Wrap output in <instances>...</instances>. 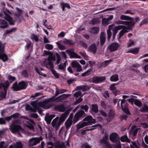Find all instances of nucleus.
<instances>
[{
    "label": "nucleus",
    "mask_w": 148,
    "mask_h": 148,
    "mask_svg": "<svg viewBox=\"0 0 148 148\" xmlns=\"http://www.w3.org/2000/svg\"><path fill=\"white\" fill-rule=\"evenodd\" d=\"M83 121H86L88 123V125H91L94 124L96 122L95 119H93L91 116H88L86 117L83 120Z\"/></svg>",
    "instance_id": "obj_18"
},
{
    "label": "nucleus",
    "mask_w": 148,
    "mask_h": 148,
    "mask_svg": "<svg viewBox=\"0 0 148 148\" xmlns=\"http://www.w3.org/2000/svg\"><path fill=\"white\" fill-rule=\"evenodd\" d=\"M86 113L82 110H79L75 113L73 119V123L75 124L79 119H82L86 116Z\"/></svg>",
    "instance_id": "obj_7"
},
{
    "label": "nucleus",
    "mask_w": 148,
    "mask_h": 148,
    "mask_svg": "<svg viewBox=\"0 0 148 148\" xmlns=\"http://www.w3.org/2000/svg\"><path fill=\"white\" fill-rule=\"evenodd\" d=\"M32 42L30 40H28L27 42V44L25 46V48L26 49H28L29 47L31 46Z\"/></svg>",
    "instance_id": "obj_59"
},
{
    "label": "nucleus",
    "mask_w": 148,
    "mask_h": 148,
    "mask_svg": "<svg viewBox=\"0 0 148 148\" xmlns=\"http://www.w3.org/2000/svg\"><path fill=\"white\" fill-rule=\"evenodd\" d=\"M69 114V112H65L62 114L60 118L59 116H57L53 119L51 124L56 131L58 130L61 124L64 122Z\"/></svg>",
    "instance_id": "obj_2"
},
{
    "label": "nucleus",
    "mask_w": 148,
    "mask_h": 148,
    "mask_svg": "<svg viewBox=\"0 0 148 148\" xmlns=\"http://www.w3.org/2000/svg\"><path fill=\"white\" fill-rule=\"evenodd\" d=\"M52 74L55 76L56 78H59V74L53 68H52L51 69Z\"/></svg>",
    "instance_id": "obj_49"
},
{
    "label": "nucleus",
    "mask_w": 148,
    "mask_h": 148,
    "mask_svg": "<svg viewBox=\"0 0 148 148\" xmlns=\"http://www.w3.org/2000/svg\"><path fill=\"white\" fill-rule=\"evenodd\" d=\"M118 76V75L117 74L112 75L110 77V80L112 82H117L119 79Z\"/></svg>",
    "instance_id": "obj_29"
},
{
    "label": "nucleus",
    "mask_w": 148,
    "mask_h": 148,
    "mask_svg": "<svg viewBox=\"0 0 148 148\" xmlns=\"http://www.w3.org/2000/svg\"><path fill=\"white\" fill-rule=\"evenodd\" d=\"M148 23V18H146L144 20H143L141 22L140 24V25L141 26L142 25L146 24Z\"/></svg>",
    "instance_id": "obj_56"
},
{
    "label": "nucleus",
    "mask_w": 148,
    "mask_h": 148,
    "mask_svg": "<svg viewBox=\"0 0 148 148\" xmlns=\"http://www.w3.org/2000/svg\"><path fill=\"white\" fill-rule=\"evenodd\" d=\"M0 27L2 28H5L8 27V23L4 20H1L0 18Z\"/></svg>",
    "instance_id": "obj_23"
},
{
    "label": "nucleus",
    "mask_w": 148,
    "mask_h": 148,
    "mask_svg": "<svg viewBox=\"0 0 148 148\" xmlns=\"http://www.w3.org/2000/svg\"><path fill=\"white\" fill-rule=\"evenodd\" d=\"M4 46H1V42L0 41V59H1L3 62H5L8 60L7 55L4 53Z\"/></svg>",
    "instance_id": "obj_10"
},
{
    "label": "nucleus",
    "mask_w": 148,
    "mask_h": 148,
    "mask_svg": "<svg viewBox=\"0 0 148 148\" xmlns=\"http://www.w3.org/2000/svg\"><path fill=\"white\" fill-rule=\"evenodd\" d=\"M110 139L114 143H120L119 136L117 133H112L110 135Z\"/></svg>",
    "instance_id": "obj_11"
},
{
    "label": "nucleus",
    "mask_w": 148,
    "mask_h": 148,
    "mask_svg": "<svg viewBox=\"0 0 148 148\" xmlns=\"http://www.w3.org/2000/svg\"><path fill=\"white\" fill-rule=\"evenodd\" d=\"M64 145L63 143H58L54 145L55 148H63L64 147Z\"/></svg>",
    "instance_id": "obj_57"
},
{
    "label": "nucleus",
    "mask_w": 148,
    "mask_h": 148,
    "mask_svg": "<svg viewBox=\"0 0 148 148\" xmlns=\"http://www.w3.org/2000/svg\"><path fill=\"white\" fill-rule=\"evenodd\" d=\"M15 79V78L14 77L10 76L8 77V79L10 83H12L14 81Z\"/></svg>",
    "instance_id": "obj_64"
},
{
    "label": "nucleus",
    "mask_w": 148,
    "mask_h": 148,
    "mask_svg": "<svg viewBox=\"0 0 148 148\" xmlns=\"http://www.w3.org/2000/svg\"><path fill=\"white\" fill-rule=\"evenodd\" d=\"M115 114L113 112H110L109 113V117L107 119V120L109 122H110L114 116Z\"/></svg>",
    "instance_id": "obj_44"
},
{
    "label": "nucleus",
    "mask_w": 148,
    "mask_h": 148,
    "mask_svg": "<svg viewBox=\"0 0 148 148\" xmlns=\"http://www.w3.org/2000/svg\"><path fill=\"white\" fill-rule=\"evenodd\" d=\"M122 29H123L121 30L119 33V36L118 37V39H120L121 37L125 33L128 32V31L127 30V29L125 28Z\"/></svg>",
    "instance_id": "obj_38"
},
{
    "label": "nucleus",
    "mask_w": 148,
    "mask_h": 148,
    "mask_svg": "<svg viewBox=\"0 0 148 148\" xmlns=\"http://www.w3.org/2000/svg\"><path fill=\"white\" fill-rule=\"evenodd\" d=\"M36 101H32L31 103V104L33 106L34 108H33L29 106L28 107V110L31 112H36L37 110L39 109V108L36 104Z\"/></svg>",
    "instance_id": "obj_16"
},
{
    "label": "nucleus",
    "mask_w": 148,
    "mask_h": 148,
    "mask_svg": "<svg viewBox=\"0 0 148 148\" xmlns=\"http://www.w3.org/2000/svg\"><path fill=\"white\" fill-rule=\"evenodd\" d=\"M88 125V123L86 122H80L77 125V129H79L85 126Z\"/></svg>",
    "instance_id": "obj_27"
},
{
    "label": "nucleus",
    "mask_w": 148,
    "mask_h": 148,
    "mask_svg": "<svg viewBox=\"0 0 148 148\" xmlns=\"http://www.w3.org/2000/svg\"><path fill=\"white\" fill-rule=\"evenodd\" d=\"M126 21H121L120 20H118L116 21V22L117 24H123L126 25L127 24L128 22Z\"/></svg>",
    "instance_id": "obj_51"
},
{
    "label": "nucleus",
    "mask_w": 148,
    "mask_h": 148,
    "mask_svg": "<svg viewBox=\"0 0 148 148\" xmlns=\"http://www.w3.org/2000/svg\"><path fill=\"white\" fill-rule=\"evenodd\" d=\"M108 134L107 133L105 134L104 136L100 140V143L103 146H106L109 143L108 142Z\"/></svg>",
    "instance_id": "obj_17"
},
{
    "label": "nucleus",
    "mask_w": 148,
    "mask_h": 148,
    "mask_svg": "<svg viewBox=\"0 0 148 148\" xmlns=\"http://www.w3.org/2000/svg\"><path fill=\"white\" fill-rule=\"evenodd\" d=\"M18 84L20 90L25 89L27 87L25 83L23 81H21Z\"/></svg>",
    "instance_id": "obj_28"
},
{
    "label": "nucleus",
    "mask_w": 148,
    "mask_h": 148,
    "mask_svg": "<svg viewBox=\"0 0 148 148\" xmlns=\"http://www.w3.org/2000/svg\"><path fill=\"white\" fill-rule=\"evenodd\" d=\"M2 86V87H3L4 90L5 91H7L8 89V88L9 87V82L8 81H6L4 83H1Z\"/></svg>",
    "instance_id": "obj_39"
},
{
    "label": "nucleus",
    "mask_w": 148,
    "mask_h": 148,
    "mask_svg": "<svg viewBox=\"0 0 148 148\" xmlns=\"http://www.w3.org/2000/svg\"><path fill=\"white\" fill-rule=\"evenodd\" d=\"M112 61L111 60H106L102 62L101 64V66L102 67H105L107 66Z\"/></svg>",
    "instance_id": "obj_45"
},
{
    "label": "nucleus",
    "mask_w": 148,
    "mask_h": 148,
    "mask_svg": "<svg viewBox=\"0 0 148 148\" xmlns=\"http://www.w3.org/2000/svg\"><path fill=\"white\" fill-rule=\"evenodd\" d=\"M134 103L138 107L141 106L142 105V102L137 99H136L134 101Z\"/></svg>",
    "instance_id": "obj_53"
},
{
    "label": "nucleus",
    "mask_w": 148,
    "mask_h": 148,
    "mask_svg": "<svg viewBox=\"0 0 148 148\" xmlns=\"http://www.w3.org/2000/svg\"><path fill=\"white\" fill-rule=\"evenodd\" d=\"M14 91H17L20 90L18 84H17V82H15L13 85L12 87Z\"/></svg>",
    "instance_id": "obj_37"
},
{
    "label": "nucleus",
    "mask_w": 148,
    "mask_h": 148,
    "mask_svg": "<svg viewBox=\"0 0 148 148\" xmlns=\"http://www.w3.org/2000/svg\"><path fill=\"white\" fill-rule=\"evenodd\" d=\"M103 95L106 98L109 97V94L107 91H105L103 94Z\"/></svg>",
    "instance_id": "obj_62"
},
{
    "label": "nucleus",
    "mask_w": 148,
    "mask_h": 148,
    "mask_svg": "<svg viewBox=\"0 0 148 148\" xmlns=\"http://www.w3.org/2000/svg\"><path fill=\"white\" fill-rule=\"evenodd\" d=\"M82 147L83 148H91V146L89 145L87 143L83 144Z\"/></svg>",
    "instance_id": "obj_60"
},
{
    "label": "nucleus",
    "mask_w": 148,
    "mask_h": 148,
    "mask_svg": "<svg viewBox=\"0 0 148 148\" xmlns=\"http://www.w3.org/2000/svg\"><path fill=\"white\" fill-rule=\"evenodd\" d=\"M80 64L79 62L76 61H73L71 64V65L73 68H75L77 67Z\"/></svg>",
    "instance_id": "obj_47"
},
{
    "label": "nucleus",
    "mask_w": 148,
    "mask_h": 148,
    "mask_svg": "<svg viewBox=\"0 0 148 148\" xmlns=\"http://www.w3.org/2000/svg\"><path fill=\"white\" fill-rule=\"evenodd\" d=\"M120 139L122 142H126L129 143H130V140L128 138L127 135H124L122 136Z\"/></svg>",
    "instance_id": "obj_26"
},
{
    "label": "nucleus",
    "mask_w": 148,
    "mask_h": 148,
    "mask_svg": "<svg viewBox=\"0 0 148 148\" xmlns=\"http://www.w3.org/2000/svg\"><path fill=\"white\" fill-rule=\"evenodd\" d=\"M73 115V114H71L68 119L67 120L65 123L66 129L68 130L71 127L72 123V119Z\"/></svg>",
    "instance_id": "obj_14"
},
{
    "label": "nucleus",
    "mask_w": 148,
    "mask_h": 148,
    "mask_svg": "<svg viewBox=\"0 0 148 148\" xmlns=\"http://www.w3.org/2000/svg\"><path fill=\"white\" fill-rule=\"evenodd\" d=\"M66 91L67 90L65 89H59L58 88H56V93L55 94V97L57 96L59 94L63 93L66 92Z\"/></svg>",
    "instance_id": "obj_24"
},
{
    "label": "nucleus",
    "mask_w": 148,
    "mask_h": 148,
    "mask_svg": "<svg viewBox=\"0 0 148 148\" xmlns=\"http://www.w3.org/2000/svg\"><path fill=\"white\" fill-rule=\"evenodd\" d=\"M90 88V87L89 86L82 85L77 86L76 88V90H81L83 91H85L89 90Z\"/></svg>",
    "instance_id": "obj_22"
},
{
    "label": "nucleus",
    "mask_w": 148,
    "mask_h": 148,
    "mask_svg": "<svg viewBox=\"0 0 148 148\" xmlns=\"http://www.w3.org/2000/svg\"><path fill=\"white\" fill-rule=\"evenodd\" d=\"M7 94V91L4 90L0 92V100H2L5 98Z\"/></svg>",
    "instance_id": "obj_36"
},
{
    "label": "nucleus",
    "mask_w": 148,
    "mask_h": 148,
    "mask_svg": "<svg viewBox=\"0 0 148 148\" xmlns=\"http://www.w3.org/2000/svg\"><path fill=\"white\" fill-rule=\"evenodd\" d=\"M125 26L123 25H119L114 27V25H111L109 26V28L107 31L108 34V40H109L110 39L112 33L111 30L112 29L114 34V36H115L119 30L125 28Z\"/></svg>",
    "instance_id": "obj_3"
},
{
    "label": "nucleus",
    "mask_w": 148,
    "mask_h": 148,
    "mask_svg": "<svg viewBox=\"0 0 148 148\" xmlns=\"http://www.w3.org/2000/svg\"><path fill=\"white\" fill-rule=\"evenodd\" d=\"M119 47V45L118 43H113L108 47V49L110 52L114 51L117 49Z\"/></svg>",
    "instance_id": "obj_19"
},
{
    "label": "nucleus",
    "mask_w": 148,
    "mask_h": 148,
    "mask_svg": "<svg viewBox=\"0 0 148 148\" xmlns=\"http://www.w3.org/2000/svg\"><path fill=\"white\" fill-rule=\"evenodd\" d=\"M54 109L60 112H64L65 110L64 106L63 104H58L56 106Z\"/></svg>",
    "instance_id": "obj_21"
},
{
    "label": "nucleus",
    "mask_w": 148,
    "mask_h": 148,
    "mask_svg": "<svg viewBox=\"0 0 148 148\" xmlns=\"http://www.w3.org/2000/svg\"><path fill=\"white\" fill-rule=\"evenodd\" d=\"M134 40L130 39L129 42L127 43V47H130L132 45H134Z\"/></svg>",
    "instance_id": "obj_58"
},
{
    "label": "nucleus",
    "mask_w": 148,
    "mask_h": 148,
    "mask_svg": "<svg viewBox=\"0 0 148 148\" xmlns=\"http://www.w3.org/2000/svg\"><path fill=\"white\" fill-rule=\"evenodd\" d=\"M60 5L62 7V10L64 11L65 10V8H67L69 9L71 8L69 4L67 3H60Z\"/></svg>",
    "instance_id": "obj_31"
},
{
    "label": "nucleus",
    "mask_w": 148,
    "mask_h": 148,
    "mask_svg": "<svg viewBox=\"0 0 148 148\" xmlns=\"http://www.w3.org/2000/svg\"><path fill=\"white\" fill-rule=\"evenodd\" d=\"M56 59V64H58L61 60V58L60 55L58 53H56L55 55L53 53H51L47 59L45 60L44 64L45 66L47 68L50 69L53 68V63L52 61H55Z\"/></svg>",
    "instance_id": "obj_1"
},
{
    "label": "nucleus",
    "mask_w": 148,
    "mask_h": 148,
    "mask_svg": "<svg viewBox=\"0 0 148 148\" xmlns=\"http://www.w3.org/2000/svg\"><path fill=\"white\" fill-rule=\"evenodd\" d=\"M144 140L145 142L148 145V136L147 135H146L145 137ZM132 144L130 145L131 148H148V145H146L144 142L142 143L140 146H139V144L138 142L137 144L135 142H132Z\"/></svg>",
    "instance_id": "obj_4"
},
{
    "label": "nucleus",
    "mask_w": 148,
    "mask_h": 148,
    "mask_svg": "<svg viewBox=\"0 0 148 148\" xmlns=\"http://www.w3.org/2000/svg\"><path fill=\"white\" fill-rule=\"evenodd\" d=\"M67 62L66 61L64 63H61L58 65V69L59 70H62V71H64L66 70V63Z\"/></svg>",
    "instance_id": "obj_30"
},
{
    "label": "nucleus",
    "mask_w": 148,
    "mask_h": 148,
    "mask_svg": "<svg viewBox=\"0 0 148 148\" xmlns=\"http://www.w3.org/2000/svg\"><path fill=\"white\" fill-rule=\"evenodd\" d=\"M120 18L121 20H131L133 19L132 18L124 15H122L120 17Z\"/></svg>",
    "instance_id": "obj_34"
},
{
    "label": "nucleus",
    "mask_w": 148,
    "mask_h": 148,
    "mask_svg": "<svg viewBox=\"0 0 148 148\" xmlns=\"http://www.w3.org/2000/svg\"><path fill=\"white\" fill-rule=\"evenodd\" d=\"M80 108L81 109L84 110L86 112H87L89 109V107L86 105H81L80 106Z\"/></svg>",
    "instance_id": "obj_55"
},
{
    "label": "nucleus",
    "mask_w": 148,
    "mask_h": 148,
    "mask_svg": "<svg viewBox=\"0 0 148 148\" xmlns=\"http://www.w3.org/2000/svg\"><path fill=\"white\" fill-rule=\"evenodd\" d=\"M58 47L61 50H64L66 49V47L62 44H58Z\"/></svg>",
    "instance_id": "obj_63"
},
{
    "label": "nucleus",
    "mask_w": 148,
    "mask_h": 148,
    "mask_svg": "<svg viewBox=\"0 0 148 148\" xmlns=\"http://www.w3.org/2000/svg\"><path fill=\"white\" fill-rule=\"evenodd\" d=\"M14 146V148H23V145L20 141L16 142Z\"/></svg>",
    "instance_id": "obj_41"
},
{
    "label": "nucleus",
    "mask_w": 148,
    "mask_h": 148,
    "mask_svg": "<svg viewBox=\"0 0 148 148\" xmlns=\"http://www.w3.org/2000/svg\"><path fill=\"white\" fill-rule=\"evenodd\" d=\"M92 112L97 113L98 112V106L96 104H93L92 105V107L91 108Z\"/></svg>",
    "instance_id": "obj_32"
},
{
    "label": "nucleus",
    "mask_w": 148,
    "mask_h": 148,
    "mask_svg": "<svg viewBox=\"0 0 148 148\" xmlns=\"http://www.w3.org/2000/svg\"><path fill=\"white\" fill-rule=\"evenodd\" d=\"M106 79V77L105 76L99 77H93L91 78V82L94 83H98L102 82L104 81Z\"/></svg>",
    "instance_id": "obj_13"
},
{
    "label": "nucleus",
    "mask_w": 148,
    "mask_h": 148,
    "mask_svg": "<svg viewBox=\"0 0 148 148\" xmlns=\"http://www.w3.org/2000/svg\"><path fill=\"white\" fill-rule=\"evenodd\" d=\"M100 44L103 46L105 42V38L103 35H101L100 37Z\"/></svg>",
    "instance_id": "obj_50"
},
{
    "label": "nucleus",
    "mask_w": 148,
    "mask_h": 148,
    "mask_svg": "<svg viewBox=\"0 0 148 148\" xmlns=\"http://www.w3.org/2000/svg\"><path fill=\"white\" fill-rule=\"evenodd\" d=\"M66 52L71 58H81L80 56L74 52V50L73 49H69L66 50Z\"/></svg>",
    "instance_id": "obj_12"
},
{
    "label": "nucleus",
    "mask_w": 148,
    "mask_h": 148,
    "mask_svg": "<svg viewBox=\"0 0 148 148\" xmlns=\"http://www.w3.org/2000/svg\"><path fill=\"white\" fill-rule=\"evenodd\" d=\"M97 49L96 44L95 43H93L89 46L88 50L89 51L95 54L97 52Z\"/></svg>",
    "instance_id": "obj_20"
},
{
    "label": "nucleus",
    "mask_w": 148,
    "mask_h": 148,
    "mask_svg": "<svg viewBox=\"0 0 148 148\" xmlns=\"http://www.w3.org/2000/svg\"><path fill=\"white\" fill-rule=\"evenodd\" d=\"M4 13L5 15V16L4 18L9 23V24L11 25H14L15 24V21L8 14H12V13L8 10L6 9L4 12Z\"/></svg>",
    "instance_id": "obj_8"
},
{
    "label": "nucleus",
    "mask_w": 148,
    "mask_h": 148,
    "mask_svg": "<svg viewBox=\"0 0 148 148\" xmlns=\"http://www.w3.org/2000/svg\"><path fill=\"white\" fill-rule=\"evenodd\" d=\"M99 31V28L98 27H94L92 28L91 30V32L93 34H97Z\"/></svg>",
    "instance_id": "obj_42"
},
{
    "label": "nucleus",
    "mask_w": 148,
    "mask_h": 148,
    "mask_svg": "<svg viewBox=\"0 0 148 148\" xmlns=\"http://www.w3.org/2000/svg\"><path fill=\"white\" fill-rule=\"evenodd\" d=\"M52 115L47 116H45V119L47 123H51V122L53 118V117H52Z\"/></svg>",
    "instance_id": "obj_46"
},
{
    "label": "nucleus",
    "mask_w": 148,
    "mask_h": 148,
    "mask_svg": "<svg viewBox=\"0 0 148 148\" xmlns=\"http://www.w3.org/2000/svg\"><path fill=\"white\" fill-rule=\"evenodd\" d=\"M31 38L33 40H34L35 41L37 42L38 40V39L37 36L35 34H32L30 36Z\"/></svg>",
    "instance_id": "obj_52"
},
{
    "label": "nucleus",
    "mask_w": 148,
    "mask_h": 148,
    "mask_svg": "<svg viewBox=\"0 0 148 148\" xmlns=\"http://www.w3.org/2000/svg\"><path fill=\"white\" fill-rule=\"evenodd\" d=\"M45 47L47 49L49 50H51L53 48L52 45L49 44H47L45 45Z\"/></svg>",
    "instance_id": "obj_61"
},
{
    "label": "nucleus",
    "mask_w": 148,
    "mask_h": 148,
    "mask_svg": "<svg viewBox=\"0 0 148 148\" xmlns=\"http://www.w3.org/2000/svg\"><path fill=\"white\" fill-rule=\"evenodd\" d=\"M140 111L143 112H148V106L146 104H144V106L140 109Z\"/></svg>",
    "instance_id": "obj_43"
},
{
    "label": "nucleus",
    "mask_w": 148,
    "mask_h": 148,
    "mask_svg": "<svg viewBox=\"0 0 148 148\" xmlns=\"http://www.w3.org/2000/svg\"><path fill=\"white\" fill-rule=\"evenodd\" d=\"M97 127H101L102 126L100 124H97L95 125H92L91 127H90V128L87 129L86 130L87 131L92 130H95L96 129V128Z\"/></svg>",
    "instance_id": "obj_40"
},
{
    "label": "nucleus",
    "mask_w": 148,
    "mask_h": 148,
    "mask_svg": "<svg viewBox=\"0 0 148 148\" xmlns=\"http://www.w3.org/2000/svg\"><path fill=\"white\" fill-rule=\"evenodd\" d=\"M121 107L122 110L127 113H130L128 110V104L127 101L125 99H122L121 100Z\"/></svg>",
    "instance_id": "obj_15"
},
{
    "label": "nucleus",
    "mask_w": 148,
    "mask_h": 148,
    "mask_svg": "<svg viewBox=\"0 0 148 148\" xmlns=\"http://www.w3.org/2000/svg\"><path fill=\"white\" fill-rule=\"evenodd\" d=\"M52 98L50 97L49 99L45 100L42 102L38 103V105L39 106L42 107L44 108L48 109L52 106L53 104L50 102H52Z\"/></svg>",
    "instance_id": "obj_5"
},
{
    "label": "nucleus",
    "mask_w": 148,
    "mask_h": 148,
    "mask_svg": "<svg viewBox=\"0 0 148 148\" xmlns=\"http://www.w3.org/2000/svg\"><path fill=\"white\" fill-rule=\"evenodd\" d=\"M134 128L135 127H132L129 132V134H131V133H133V136H135L137 134L138 129H136L134 130Z\"/></svg>",
    "instance_id": "obj_35"
},
{
    "label": "nucleus",
    "mask_w": 148,
    "mask_h": 148,
    "mask_svg": "<svg viewBox=\"0 0 148 148\" xmlns=\"http://www.w3.org/2000/svg\"><path fill=\"white\" fill-rule=\"evenodd\" d=\"M42 139V136L39 137H32L29 139L28 142L30 146H33L39 143Z\"/></svg>",
    "instance_id": "obj_9"
},
{
    "label": "nucleus",
    "mask_w": 148,
    "mask_h": 148,
    "mask_svg": "<svg viewBox=\"0 0 148 148\" xmlns=\"http://www.w3.org/2000/svg\"><path fill=\"white\" fill-rule=\"evenodd\" d=\"M92 70L91 69L87 70L86 71L83 73L82 74V76H87L90 75L91 73V71Z\"/></svg>",
    "instance_id": "obj_48"
},
{
    "label": "nucleus",
    "mask_w": 148,
    "mask_h": 148,
    "mask_svg": "<svg viewBox=\"0 0 148 148\" xmlns=\"http://www.w3.org/2000/svg\"><path fill=\"white\" fill-rule=\"evenodd\" d=\"M55 95L54 96H53L52 97H51V98H52V100L53 101H60L62 99H60V98H61V97H60V95L58 97H57L55 98Z\"/></svg>",
    "instance_id": "obj_54"
},
{
    "label": "nucleus",
    "mask_w": 148,
    "mask_h": 148,
    "mask_svg": "<svg viewBox=\"0 0 148 148\" xmlns=\"http://www.w3.org/2000/svg\"><path fill=\"white\" fill-rule=\"evenodd\" d=\"M139 51L138 48H132L129 49L127 52V53H132L133 54H136Z\"/></svg>",
    "instance_id": "obj_33"
},
{
    "label": "nucleus",
    "mask_w": 148,
    "mask_h": 148,
    "mask_svg": "<svg viewBox=\"0 0 148 148\" xmlns=\"http://www.w3.org/2000/svg\"><path fill=\"white\" fill-rule=\"evenodd\" d=\"M128 22L127 24H126V25H128V26H126V27L125 28L129 30L133 26L135 25V23L134 21H127Z\"/></svg>",
    "instance_id": "obj_25"
},
{
    "label": "nucleus",
    "mask_w": 148,
    "mask_h": 148,
    "mask_svg": "<svg viewBox=\"0 0 148 148\" xmlns=\"http://www.w3.org/2000/svg\"><path fill=\"white\" fill-rule=\"evenodd\" d=\"M10 129L12 132L14 134L18 133L19 134L20 133H23L24 132V130L21 128L20 125L13 123L12 124Z\"/></svg>",
    "instance_id": "obj_6"
}]
</instances>
